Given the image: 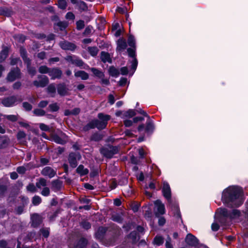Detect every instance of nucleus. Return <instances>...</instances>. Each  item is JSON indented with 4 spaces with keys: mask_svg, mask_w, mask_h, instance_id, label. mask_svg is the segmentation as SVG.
Listing matches in <instances>:
<instances>
[{
    "mask_svg": "<svg viewBox=\"0 0 248 248\" xmlns=\"http://www.w3.org/2000/svg\"><path fill=\"white\" fill-rule=\"evenodd\" d=\"M223 202L228 207H238L244 202L242 189L238 186H230L222 194Z\"/></svg>",
    "mask_w": 248,
    "mask_h": 248,
    "instance_id": "nucleus-1",
    "label": "nucleus"
},
{
    "mask_svg": "<svg viewBox=\"0 0 248 248\" xmlns=\"http://www.w3.org/2000/svg\"><path fill=\"white\" fill-rule=\"evenodd\" d=\"M240 212L239 210L233 209L231 212H229L226 209H218L215 215V218L216 221H218L222 225L228 224L227 220H230L232 218L238 217Z\"/></svg>",
    "mask_w": 248,
    "mask_h": 248,
    "instance_id": "nucleus-2",
    "label": "nucleus"
},
{
    "mask_svg": "<svg viewBox=\"0 0 248 248\" xmlns=\"http://www.w3.org/2000/svg\"><path fill=\"white\" fill-rule=\"evenodd\" d=\"M98 120H94L88 123L84 128L85 130L93 129L95 127L98 129H103L106 128L108 121L110 119L108 115L100 113L98 114Z\"/></svg>",
    "mask_w": 248,
    "mask_h": 248,
    "instance_id": "nucleus-3",
    "label": "nucleus"
},
{
    "mask_svg": "<svg viewBox=\"0 0 248 248\" xmlns=\"http://www.w3.org/2000/svg\"><path fill=\"white\" fill-rule=\"evenodd\" d=\"M162 191L164 197L168 200V201L170 203V208L172 209H173L176 211V214L177 216L180 217V215L178 209V205L177 204H175L174 205H171L170 188L169 184L165 181H164L163 183Z\"/></svg>",
    "mask_w": 248,
    "mask_h": 248,
    "instance_id": "nucleus-4",
    "label": "nucleus"
},
{
    "mask_svg": "<svg viewBox=\"0 0 248 248\" xmlns=\"http://www.w3.org/2000/svg\"><path fill=\"white\" fill-rule=\"evenodd\" d=\"M100 152L104 156L111 158L114 155L117 153L118 148L112 146H108L101 149Z\"/></svg>",
    "mask_w": 248,
    "mask_h": 248,
    "instance_id": "nucleus-5",
    "label": "nucleus"
},
{
    "mask_svg": "<svg viewBox=\"0 0 248 248\" xmlns=\"http://www.w3.org/2000/svg\"><path fill=\"white\" fill-rule=\"evenodd\" d=\"M37 78L39 80H34L33 85L36 87H45L49 83L48 78L46 76L38 75Z\"/></svg>",
    "mask_w": 248,
    "mask_h": 248,
    "instance_id": "nucleus-6",
    "label": "nucleus"
},
{
    "mask_svg": "<svg viewBox=\"0 0 248 248\" xmlns=\"http://www.w3.org/2000/svg\"><path fill=\"white\" fill-rule=\"evenodd\" d=\"M127 50L128 56L132 58V60L130 62L131 63V69L134 72L136 70L138 65V61L135 58V47L128 48Z\"/></svg>",
    "mask_w": 248,
    "mask_h": 248,
    "instance_id": "nucleus-7",
    "label": "nucleus"
},
{
    "mask_svg": "<svg viewBox=\"0 0 248 248\" xmlns=\"http://www.w3.org/2000/svg\"><path fill=\"white\" fill-rule=\"evenodd\" d=\"M81 155L79 153H71L69 155L68 161L71 167L74 168L77 166V160H80Z\"/></svg>",
    "mask_w": 248,
    "mask_h": 248,
    "instance_id": "nucleus-8",
    "label": "nucleus"
},
{
    "mask_svg": "<svg viewBox=\"0 0 248 248\" xmlns=\"http://www.w3.org/2000/svg\"><path fill=\"white\" fill-rule=\"evenodd\" d=\"M155 213L156 216H159L165 214V209L164 204H163L159 200H157L155 202Z\"/></svg>",
    "mask_w": 248,
    "mask_h": 248,
    "instance_id": "nucleus-9",
    "label": "nucleus"
},
{
    "mask_svg": "<svg viewBox=\"0 0 248 248\" xmlns=\"http://www.w3.org/2000/svg\"><path fill=\"white\" fill-rule=\"evenodd\" d=\"M41 173L44 176H46L51 178L54 177V176L56 174V170L50 167L47 166L42 169Z\"/></svg>",
    "mask_w": 248,
    "mask_h": 248,
    "instance_id": "nucleus-10",
    "label": "nucleus"
},
{
    "mask_svg": "<svg viewBox=\"0 0 248 248\" xmlns=\"http://www.w3.org/2000/svg\"><path fill=\"white\" fill-rule=\"evenodd\" d=\"M20 72L18 68H14L8 74L7 79L9 81H13L20 77Z\"/></svg>",
    "mask_w": 248,
    "mask_h": 248,
    "instance_id": "nucleus-11",
    "label": "nucleus"
},
{
    "mask_svg": "<svg viewBox=\"0 0 248 248\" xmlns=\"http://www.w3.org/2000/svg\"><path fill=\"white\" fill-rule=\"evenodd\" d=\"M62 72L61 70L58 68H50L48 75L50 77L51 79L54 80L55 79H59L61 78Z\"/></svg>",
    "mask_w": 248,
    "mask_h": 248,
    "instance_id": "nucleus-12",
    "label": "nucleus"
},
{
    "mask_svg": "<svg viewBox=\"0 0 248 248\" xmlns=\"http://www.w3.org/2000/svg\"><path fill=\"white\" fill-rule=\"evenodd\" d=\"M186 243L191 246H196L198 244L197 238L191 233H188L185 238Z\"/></svg>",
    "mask_w": 248,
    "mask_h": 248,
    "instance_id": "nucleus-13",
    "label": "nucleus"
},
{
    "mask_svg": "<svg viewBox=\"0 0 248 248\" xmlns=\"http://www.w3.org/2000/svg\"><path fill=\"white\" fill-rule=\"evenodd\" d=\"M59 45L64 50L73 51L76 47L75 44L65 41L60 42Z\"/></svg>",
    "mask_w": 248,
    "mask_h": 248,
    "instance_id": "nucleus-14",
    "label": "nucleus"
},
{
    "mask_svg": "<svg viewBox=\"0 0 248 248\" xmlns=\"http://www.w3.org/2000/svg\"><path fill=\"white\" fill-rule=\"evenodd\" d=\"M17 99L15 96H11L5 98L2 101V104L5 107H9L15 105Z\"/></svg>",
    "mask_w": 248,
    "mask_h": 248,
    "instance_id": "nucleus-15",
    "label": "nucleus"
},
{
    "mask_svg": "<svg viewBox=\"0 0 248 248\" xmlns=\"http://www.w3.org/2000/svg\"><path fill=\"white\" fill-rule=\"evenodd\" d=\"M107 230V228L104 227H100L97 229L95 232V237L99 240L103 239L106 231Z\"/></svg>",
    "mask_w": 248,
    "mask_h": 248,
    "instance_id": "nucleus-16",
    "label": "nucleus"
},
{
    "mask_svg": "<svg viewBox=\"0 0 248 248\" xmlns=\"http://www.w3.org/2000/svg\"><path fill=\"white\" fill-rule=\"evenodd\" d=\"M68 89L64 83H61L57 86V91L61 96H64L67 93Z\"/></svg>",
    "mask_w": 248,
    "mask_h": 248,
    "instance_id": "nucleus-17",
    "label": "nucleus"
},
{
    "mask_svg": "<svg viewBox=\"0 0 248 248\" xmlns=\"http://www.w3.org/2000/svg\"><path fill=\"white\" fill-rule=\"evenodd\" d=\"M31 219L32 221V226L34 227L38 226L41 222L40 216L37 214L32 215L31 217Z\"/></svg>",
    "mask_w": 248,
    "mask_h": 248,
    "instance_id": "nucleus-18",
    "label": "nucleus"
},
{
    "mask_svg": "<svg viewBox=\"0 0 248 248\" xmlns=\"http://www.w3.org/2000/svg\"><path fill=\"white\" fill-rule=\"evenodd\" d=\"M127 46L126 41L123 39H120L117 42V50L122 51L124 50Z\"/></svg>",
    "mask_w": 248,
    "mask_h": 248,
    "instance_id": "nucleus-19",
    "label": "nucleus"
},
{
    "mask_svg": "<svg viewBox=\"0 0 248 248\" xmlns=\"http://www.w3.org/2000/svg\"><path fill=\"white\" fill-rule=\"evenodd\" d=\"M73 64H75L77 66L81 67L85 69H88L90 68L88 65L84 64L83 61L77 57L76 58Z\"/></svg>",
    "mask_w": 248,
    "mask_h": 248,
    "instance_id": "nucleus-20",
    "label": "nucleus"
},
{
    "mask_svg": "<svg viewBox=\"0 0 248 248\" xmlns=\"http://www.w3.org/2000/svg\"><path fill=\"white\" fill-rule=\"evenodd\" d=\"M76 77H79L82 80H86L89 78L88 74L84 71H78L75 73Z\"/></svg>",
    "mask_w": 248,
    "mask_h": 248,
    "instance_id": "nucleus-21",
    "label": "nucleus"
},
{
    "mask_svg": "<svg viewBox=\"0 0 248 248\" xmlns=\"http://www.w3.org/2000/svg\"><path fill=\"white\" fill-rule=\"evenodd\" d=\"M77 172L80 176H83L88 173L89 170L85 168L82 165H80L77 169Z\"/></svg>",
    "mask_w": 248,
    "mask_h": 248,
    "instance_id": "nucleus-22",
    "label": "nucleus"
},
{
    "mask_svg": "<svg viewBox=\"0 0 248 248\" xmlns=\"http://www.w3.org/2000/svg\"><path fill=\"white\" fill-rule=\"evenodd\" d=\"M101 59L104 62H111V59L110 57L109 54L105 52H102L101 53Z\"/></svg>",
    "mask_w": 248,
    "mask_h": 248,
    "instance_id": "nucleus-23",
    "label": "nucleus"
},
{
    "mask_svg": "<svg viewBox=\"0 0 248 248\" xmlns=\"http://www.w3.org/2000/svg\"><path fill=\"white\" fill-rule=\"evenodd\" d=\"M46 186V180L44 178H41L37 180L36 183V186L38 189H41L42 187H44Z\"/></svg>",
    "mask_w": 248,
    "mask_h": 248,
    "instance_id": "nucleus-24",
    "label": "nucleus"
},
{
    "mask_svg": "<svg viewBox=\"0 0 248 248\" xmlns=\"http://www.w3.org/2000/svg\"><path fill=\"white\" fill-rule=\"evenodd\" d=\"M31 169L30 164H27L24 166L18 167L16 169V171L19 174H24L27 170Z\"/></svg>",
    "mask_w": 248,
    "mask_h": 248,
    "instance_id": "nucleus-25",
    "label": "nucleus"
},
{
    "mask_svg": "<svg viewBox=\"0 0 248 248\" xmlns=\"http://www.w3.org/2000/svg\"><path fill=\"white\" fill-rule=\"evenodd\" d=\"M8 55V49L7 47H4L0 52V63L4 61Z\"/></svg>",
    "mask_w": 248,
    "mask_h": 248,
    "instance_id": "nucleus-26",
    "label": "nucleus"
},
{
    "mask_svg": "<svg viewBox=\"0 0 248 248\" xmlns=\"http://www.w3.org/2000/svg\"><path fill=\"white\" fill-rule=\"evenodd\" d=\"M9 143V139L5 137H0V149L6 147Z\"/></svg>",
    "mask_w": 248,
    "mask_h": 248,
    "instance_id": "nucleus-27",
    "label": "nucleus"
},
{
    "mask_svg": "<svg viewBox=\"0 0 248 248\" xmlns=\"http://www.w3.org/2000/svg\"><path fill=\"white\" fill-rule=\"evenodd\" d=\"M87 242L88 241L86 239L84 238H81L75 246V248H84L87 245Z\"/></svg>",
    "mask_w": 248,
    "mask_h": 248,
    "instance_id": "nucleus-28",
    "label": "nucleus"
},
{
    "mask_svg": "<svg viewBox=\"0 0 248 248\" xmlns=\"http://www.w3.org/2000/svg\"><path fill=\"white\" fill-rule=\"evenodd\" d=\"M62 185V183L59 180H54L52 182V188L54 191L59 190Z\"/></svg>",
    "mask_w": 248,
    "mask_h": 248,
    "instance_id": "nucleus-29",
    "label": "nucleus"
},
{
    "mask_svg": "<svg viewBox=\"0 0 248 248\" xmlns=\"http://www.w3.org/2000/svg\"><path fill=\"white\" fill-rule=\"evenodd\" d=\"M109 74L112 77H117L119 75L120 72L118 69L113 66L109 67L108 70Z\"/></svg>",
    "mask_w": 248,
    "mask_h": 248,
    "instance_id": "nucleus-30",
    "label": "nucleus"
},
{
    "mask_svg": "<svg viewBox=\"0 0 248 248\" xmlns=\"http://www.w3.org/2000/svg\"><path fill=\"white\" fill-rule=\"evenodd\" d=\"M111 219L113 221L118 223H121L123 221L122 216L120 214H114L112 215Z\"/></svg>",
    "mask_w": 248,
    "mask_h": 248,
    "instance_id": "nucleus-31",
    "label": "nucleus"
},
{
    "mask_svg": "<svg viewBox=\"0 0 248 248\" xmlns=\"http://www.w3.org/2000/svg\"><path fill=\"white\" fill-rule=\"evenodd\" d=\"M26 63L27 64L28 73L31 75V76H34L36 74V69L34 67L31 66V61H28Z\"/></svg>",
    "mask_w": 248,
    "mask_h": 248,
    "instance_id": "nucleus-32",
    "label": "nucleus"
},
{
    "mask_svg": "<svg viewBox=\"0 0 248 248\" xmlns=\"http://www.w3.org/2000/svg\"><path fill=\"white\" fill-rule=\"evenodd\" d=\"M48 93L52 94L51 96L53 97L56 93V87L54 84H50L47 88Z\"/></svg>",
    "mask_w": 248,
    "mask_h": 248,
    "instance_id": "nucleus-33",
    "label": "nucleus"
},
{
    "mask_svg": "<svg viewBox=\"0 0 248 248\" xmlns=\"http://www.w3.org/2000/svg\"><path fill=\"white\" fill-rule=\"evenodd\" d=\"M98 51L99 50L97 47L93 46L88 47V51L92 56L94 57L96 56Z\"/></svg>",
    "mask_w": 248,
    "mask_h": 248,
    "instance_id": "nucleus-34",
    "label": "nucleus"
},
{
    "mask_svg": "<svg viewBox=\"0 0 248 248\" xmlns=\"http://www.w3.org/2000/svg\"><path fill=\"white\" fill-rule=\"evenodd\" d=\"M20 55L22 57L23 61H24L25 63L28 62V61H30V60L28 58H27L26 56V52L24 48L23 47H21L20 49Z\"/></svg>",
    "mask_w": 248,
    "mask_h": 248,
    "instance_id": "nucleus-35",
    "label": "nucleus"
},
{
    "mask_svg": "<svg viewBox=\"0 0 248 248\" xmlns=\"http://www.w3.org/2000/svg\"><path fill=\"white\" fill-rule=\"evenodd\" d=\"M164 242V239L162 236H156L155 237L154 240V243L155 244L160 246L162 245Z\"/></svg>",
    "mask_w": 248,
    "mask_h": 248,
    "instance_id": "nucleus-36",
    "label": "nucleus"
},
{
    "mask_svg": "<svg viewBox=\"0 0 248 248\" xmlns=\"http://www.w3.org/2000/svg\"><path fill=\"white\" fill-rule=\"evenodd\" d=\"M50 68L47 67L46 66H41L38 69L39 73L41 74H49Z\"/></svg>",
    "mask_w": 248,
    "mask_h": 248,
    "instance_id": "nucleus-37",
    "label": "nucleus"
},
{
    "mask_svg": "<svg viewBox=\"0 0 248 248\" xmlns=\"http://www.w3.org/2000/svg\"><path fill=\"white\" fill-rule=\"evenodd\" d=\"M91 70L93 74L97 77L101 78L103 76V73L96 68H91Z\"/></svg>",
    "mask_w": 248,
    "mask_h": 248,
    "instance_id": "nucleus-38",
    "label": "nucleus"
},
{
    "mask_svg": "<svg viewBox=\"0 0 248 248\" xmlns=\"http://www.w3.org/2000/svg\"><path fill=\"white\" fill-rule=\"evenodd\" d=\"M128 44L129 46L135 48V40L132 35H130L128 39Z\"/></svg>",
    "mask_w": 248,
    "mask_h": 248,
    "instance_id": "nucleus-39",
    "label": "nucleus"
},
{
    "mask_svg": "<svg viewBox=\"0 0 248 248\" xmlns=\"http://www.w3.org/2000/svg\"><path fill=\"white\" fill-rule=\"evenodd\" d=\"M41 197L38 196H35L33 197L32 202L34 205H37L41 202Z\"/></svg>",
    "mask_w": 248,
    "mask_h": 248,
    "instance_id": "nucleus-40",
    "label": "nucleus"
},
{
    "mask_svg": "<svg viewBox=\"0 0 248 248\" xmlns=\"http://www.w3.org/2000/svg\"><path fill=\"white\" fill-rule=\"evenodd\" d=\"M136 115L135 111L134 109H129L124 113V116L126 117L131 118Z\"/></svg>",
    "mask_w": 248,
    "mask_h": 248,
    "instance_id": "nucleus-41",
    "label": "nucleus"
},
{
    "mask_svg": "<svg viewBox=\"0 0 248 248\" xmlns=\"http://www.w3.org/2000/svg\"><path fill=\"white\" fill-rule=\"evenodd\" d=\"M129 237L132 240L133 243H135L139 239V237L136 232H131L130 233Z\"/></svg>",
    "mask_w": 248,
    "mask_h": 248,
    "instance_id": "nucleus-42",
    "label": "nucleus"
},
{
    "mask_svg": "<svg viewBox=\"0 0 248 248\" xmlns=\"http://www.w3.org/2000/svg\"><path fill=\"white\" fill-rule=\"evenodd\" d=\"M52 139L53 140L57 143L62 144L64 143V140L57 135H54Z\"/></svg>",
    "mask_w": 248,
    "mask_h": 248,
    "instance_id": "nucleus-43",
    "label": "nucleus"
},
{
    "mask_svg": "<svg viewBox=\"0 0 248 248\" xmlns=\"http://www.w3.org/2000/svg\"><path fill=\"white\" fill-rule=\"evenodd\" d=\"M34 114L38 116H43L45 114V111L40 108H36L33 110Z\"/></svg>",
    "mask_w": 248,
    "mask_h": 248,
    "instance_id": "nucleus-44",
    "label": "nucleus"
},
{
    "mask_svg": "<svg viewBox=\"0 0 248 248\" xmlns=\"http://www.w3.org/2000/svg\"><path fill=\"white\" fill-rule=\"evenodd\" d=\"M58 5L61 9H65L67 5L66 0H59Z\"/></svg>",
    "mask_w": 248,
    "mask_h": 248,
    "instance_id": "nucleus-45",
    "label": "nucleus"
},
{
    "mask_svg": "<svg viewBox=\"0 0 248 248\" xmlns=\"http://www.w3.org/2000/svg\"><path fill=\"white\" fill-rule=\"evenodd\" d=\"M4 117L6 118L8 120L12 121V122H15L18 119V115H4Z\"/></svg>",
    "mask_w": 248,
    "mask_h": 248,
    "instance_id": "nucleus-46",
    "label": "nucleus"
},
{
    "mask_svg": "<svg viewBox=\"0 0 248 248\" xmlns=\"http://www.w3.org/2000/svg\"><path fill=\"white\" fill-rule=\"evenodd\" d=\"M41 193L44 196H48L50 194L49 188L46 186L43 187Z\"/></svg>",
    "mask_w": 248,
    "mask_h": 248,
    "instance_id": "nucleus-47",
    "label": "nucleus"
},
{
    "mask_svg": "<svg viewBox=\"0 0 248 248\" xmlns=\"http://www.w3.org/2000/svg\"><path fill=\"white\" fill-rule=\"evenodd\" d=\"M77 29L78 30H80L84 28L85 25H84V22L83 20H79L77 22Z\"/></svg>",
    "mask_w": 248,
    "mask_h": 248,
    "instance_id": "nucleus-48",
    "label": "nucleus"
},
{
    "mask_svg": "<svg viewBox=\"0 0 248 248\" xmlns=\"http://www.w3.org/2000/svg\"><path fill=\"white\" fill-rule=\"evenodd\" d=\"M39 125L40 128L42 131H48L50 130L49 127L43 123H40Z\"/></svg>",
    "mask_w": 248,
    "mask_h": 248,
    "instance_id": "nucleus-49",
    "label": "nucleus"
},
{
    "mask_svg": "<svg viewBox=\"0 0 248 248\" xmlns=\"http://www.w3.org/2000/svg\"><path fill=\"white\" fill-rule=\"evenodd\" d=\"M81 226L86 230L89 229L91 227V224L89 222L86 221H82L81 223Z\"/></svg>",
    "mask_w": 248,
    "mask_h": 248,
    "instance_id": "nucleus-50",
    "label": "nucleus"
},
{
    "mask_svg": "<svg viewBox=\"0 0 248 248\" xmlns=\"http://www.w3.org/2000/svg\"><path fill=\"white\" fill-rule=\"evenodd\" d=\"M57 25L59 27H60V29L61 30H62L64 29L67 26V24L65 22L60 21V22H58L57 23Z\"/></svg>",
    "mask_w": 248,
    "mask_h": 248,
    "instance_id": "nucleus-51",
    "label": "nucleus"
},
{
    "mask_svg": "<svg viewBox=\"0 0 248 248\" xmlns=\"http://www.w3.org/2000/svg\"><path fill=\"white\" fill-rule=\"evenodd\" d=\"M27 189L28 191L30 192H35L36 191V187L33 184H30L27 186Z\"/></svg>",
    "mask_w": 248,
    "mask_h": 248,
    "instance_id": "nucleus-52",
    "label": "nucleus"
},
{
    "mask_svg": "<svg viewBox=\"0 0 248 248\" xmlns=\"http://www.w3.org/2000/svg\"><path fill=\"white\" fill-rule=\"evenodd\" d=\"M49 108L52 111H56L59 109V107L56 103L50 104Z\"/></svg>",
    "mask_w": 248,
    "mask_h": 248,
    "instance_id": "nucleus-53",
    "label": "nucleus"
},
{
    "mask_svg": "<svg viewBox=\"0 0 248 248\" xmlns=\"http://www.w3.org/2000/svg\"><path fill=\"white\" fill-rule=\"evenodd\" d=\"M26 134L23 131H19L17 134V138L19 140H21L22 139L25 138Z\"/></svg>",
    "mask_w": 248,
    "mask_h": 248,
    "instance_id": "nucleus-54",
    "label": "nucleus"
},
{
    "mask_svg": "<svg viewBox=\"0 0 248 248\" xmlns=\"http://www.w3.org/2000/svg\"><path fill=\"white\" fill-rule=\"evenodd\" d=\"M76 57L74 56H67L66 57H65V59L68 62H71V63L73 64L75 61V60L76 59Z\"/></svg>",
    "mask_w": 248,
    "mask_h": 248,
    "instance_id": "nucleus-55",
    "label": "nucleus"
},
{
    "mask_svg": "<svg viewBox=\"0 0 248 248\" xmlns=\"http://www.w3.org/2000/svg\"><path fill=\"white\" fill-rule=\"evenodd\" d=\"M102 135H101L100 134H94L92 138V140H95V141L100 140L102 139Z\"/></svg>",
    "mask_w": 248,
    "mask_h": 248,
    "instance_id": "nucleus-56",
    "label": "nucleus"
},
{
    "mask_svg": "<svg viewBox=\"0 0 248 248\" xmlns=\"http://www.w3.org/2000/svg\"><path fill=\"white\" fill-rule=\"evenodd\" d=\"M23 107L27 110H30L32 108L31 105L27 102H24L23 104Z\"/></svg>",
    "mask_w": 248,
    "mask_h": 248,
    "instance_id": "nucleus-57",
    "label": "nucleus"
},
{
    "mask_svg": "<svg viewBox=\"0 0 248 248\" xmlns=\"http://www.w3.org/2000/svg\"><path fill=\"white\" fill-rule=\"evenodd\" d=\"M6 186L5 185L0 184V196L3 195L6 190Z\"/></svg>",
    "mask_w": 248,
    "mask_h": 248,
    "instance_id": "nucleus-58",
    "label": "nucleus"
},
{
    "mask_svg": "<svg viewBox=\"0 0 248 248\" xmlns=\"http://www.w3.org/2000/svg\"><path fill=\"white\" fill-rule=\"evenodd\" d=\"M166 248H173L172 245L171 244V239L168 237L165 244Z\"/></svg>",
    "mask_w": 248,
    "mask_h": 248,
    "instance_id": "nucleus-59",
    "label": "nucleus"
},
{
    "mask_svg": "<svg viewBox=\"0 0 248 248\" xmlns=\"http://www.w3.org/2000/svg\"><path fill=\"white\" fill-rule=\"evenodd\" d=\"M65 17L66 19L70 20H73L75 18V16L72 12H68Z\"/></svg>",
    "mask_w": 248,
    "mask_h": 248,
    "instance_id": "nucleus-60",
    "label": "nucleus"
},
{
    "mask_svg": "<svg viewBox=\"0 0 248 248\" xmlns=\"http://www.w3.org/2000/svg\"><path fill=\"white\" fill-rule=\"evenodd\" d=\"M15 37L16 39L19 40V41L21 42H24L25 40V36L21 34L16 35Z\"/></svg>",
    "mask_w": 248,
    "mask_h": 248,
    "instance_id": "nucleus-61",
    "label": "nucleus"
},
{
    "mask_svg": "<svg viewBox=\"0 0 248 248\" xmlns=\"http://www.w3.org/2000/svg\"><path fill=\"white\" fill-rule=\"evenodd\" d=\"M219 225L217 222H214L211 226L212 230L213 231H217L219 229Z\"/></svg>",
    "mask_w": 248,
    "mask_h": 248,
    "instance_id": "nucleus-62",
    "label": "nucleus"
},
{
    "mask_svg": "<svg viewBox=\"0 0 248 248\" xmlns=\"http://www.w3.org/2000/svg\"><path fill=\"white\" fill-rule=\"evenodd\" d=\"M120 71L122 75H125L128 73V69L127 67H123L121 68Z\"/></svg>",
    "mask_w": 248,
    "mask_h": 248,
    "instance_id": "nucleus-63",
    "label": "nucleus"
},
{
    "mask_svg": "<svg viewBox=\"0 0 248 248\" xmlns=\"http://www.w3.org/2000/svg\"><path fill=\"white\" fill-rule=\"evenodd\" d=\"M42 235L45 237L46 238L49 235V231L46 229H42L41 230Z\"/></svg>",
    "mask_w": 248,
    "mask_h": 248,
    "instance_id": "nucleus-64",
    "label": "nucleus"
}]
</instances>
